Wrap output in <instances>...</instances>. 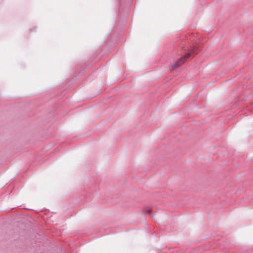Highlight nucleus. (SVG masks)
Listing matches in <instances>:
<instances>
[{
	"mask_svg": "<svg viewBox=\"0 0 253 253\" xmlns=\"http://www.w3.org/2000/svg\"><path fill=\"white\" fill-rule=\"evenodd\" d=\"M147 212L148 213H151V211L150 210H148L147 211Z\"/></svg>",
	"mask_w": 253,
	"mask_h": 253,
	"instance_id": "f03ea898",
	"label": "nucleus"
},
{
	"mask_svg": "<svg viewBox=\"0 0 253 253\" xmlns=\"http://www.w3.org/2000/svg\"><path fill=\"white\" fill-rule=\"evenodd\" d=\"M194 49H192L190 52L186 54V55L182 57L181 59H180L178 61H177L175 64L172 65V69H174L181 64H182L185 61L186 59L189 57L190 55H191L193 53H194Z\"/></svg>",
	"mask_w": 253,
	"mask_h": 253,
	"instance_id": "f257e3e1",
	"label": "nucleus"
}]
</instances>
